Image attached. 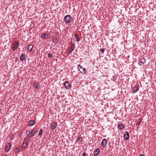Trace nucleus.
Here are the masks:
<instances>
[{
	"instance_id": "obj_10",
	"label": "nucleus",
	"mask_w": 156,
	"mask_h": 156,
	"mask_svg": "<svg viewBox=\"0 0 156 156\" xmlns=\"http://www.w3.org/2000/svg\"><path fill=\"white\" fill-rule=\"evenodd\" d=\"M107 144V141L106 139H104L102 140L101 142V145L103 147L106 146Z\"/></svg>"
},
{
	"instance_id": "obj_17",
	"label": "nucleus",
	"mask_w": 156,
	"mask_h": 156,
	"mask_svg": "<svg viewBox=\"0 0 156 156\" xmlns=\"http://www.w3.org/2000/svg\"><path fill=\"white\" fill-rule=\"evenodd\" d=\"M34 123L35 122L33 120H30L28 123V126H32L34 125Z\"/></svg>"
},
{
	"instance_id": "obj_30",
	"label": "nucleus",
	"mask_w": 156,
	"mask_h": 156,
	"mask_svg": "<svg viewBox=\"0 0 156 156\" xmlns=\"http://www.w3.org/2000/svg\"><path fill=\"white\" fill-rule=\"evenodd\" d=\"M4 156H7V154H4Z\"/></svg>"
},
{
	"instance_id": "obj_12",
	"label": "nucleus",
	"mask_w": 156,
	"mask_h": 156,
	"mask_svg": "<svg viewBox=\"0 0 156 156\" xmlns=\"http://www.w3.org/2000/svg\"><path fill=\"white\" fill-rule=\"evenodd\" d=\"M125 127V124L120 123L118 125V127L120 130L122 129Z\"/></svg>"
},
{
	"instance_id": "obj_18",
	"label": "nucleus",
	"mask_w": 156,
	"mask_h": 156,
	"mask_svg": "<svg viewBox=\"0 0 156 156\" xmlns=\"http://www.w3.org/2000/svg\"><path fill=\"white\" fill-rule=\"evenodd\" d=\"M33 48V45L31 44H30L28 46V47L27 48V49L30 52L32 50Z\"/></svg>"
},
{
	"instance_id": "obj_5",
	"label": "nucleus",
	"mask_w": 156,
	"mask_h": 156,
	"mask_svg": "<svg viewBox=\"0 0 156 156\" xmlns=\"http://www.w3.org/2000/svg\"><path fill=\"white\" fill-rule=\"evenodd\" d=\"M29 140V138H27V137H26L24 140V143L23 144L22 146L23 148H25L27 146V143L28 142Z\"/></svg>"
},
{
	"instance_id": "obj_1",
	"label": "nucleus",
	"mask_w": 156,
	"mask_h": 156,
	"mask_svg": "<svg viewBox=\"0 0 156 156\" xmlns=\"http://www.w3.org/2000/svg\"><path fill=\"white\" fill-rule=\"evenodd\" d=\"M36 132V129L34 128L32 130H27L26 134L29 138L34 136V134Z\"/></svg>"
},
{
	"instance_id": "obj_25",
	"label": "nucleus",
	"mask_w": 156,
	"mask_h": 156,
	"mask_svg": "<svg viewBox=\"0 0 156 156\" xmlns=\"http://www.w3.org/2000/svg\"><path fill=\"white\" fill-rule=\"evenodd\" d=\"M48 58H51L52 57V55L51 54L49 53L48 54Z\"/></svg>"
},
{
	"instance_id": "obj_24",
	"label": "nucleus",
	"mask_w": 156,
	"mask_h": 156,
	"mask_svg": "<svg viewBox=\"0 0 156 156\" xmlns=\"http://www.w3.org/2000/svg\"><path fill=\"white\" fill-rule=\"evenodd\" d=\"M43 133V131L42 129H41L39 131V132L38 134V135H41Z\"/></svg>"
},
{
	"instance_id": "obj_22",
	"label": "nucleus",
	"mask_w": 156,
	"mask_h": 156,
	"mask_svg": "<svg viewBox=\"0 0 156 156\" xmlns=\"http://www.w3.org/2000/svg\"><path fill=\"white\" fill-rule=\"evenodd\" d=\"M19 151H20V150H19V148H18L17 147H16V149L14 150V151L15 152V153H16L19 152Z\"/></svg>"
},
{
	"instance_id": "obj_28",
	"label": "nucleus",
	"mask_w": 156,
	"mask_h": 156,
	"mask_svg": "<svg viewBox=\"0 0 156 156\" xmlns=\"http://www.w3.org/2000/svg\"><path fill=\"white\" fill-rule=\"evenodd\" d=\"M82 156H86V154L85 153H83L82 154Z\"/></svg>"
},
{
	"instance_id": "obj_16",
	"label": "nucleus",
	"mask_w": 156,
	"mask_h": 156,
	"mask_svg": "<svg viewBox=\"0 0 156 156\" xmlns=\"http://www.w3.org/2000/svg\"><path fill=\"white\" fill-rule=\"evenodd\" d=\"M139 90L138 86H134L133 88V91L134 93H136Z\"/></svg>"
},
{
	"instance_id": "obj_13",
	"label": "nucleus",
	"mask_w": 156,
	"mask_h": 156,
	"mask_svg": "<svg viewBox=\"0 0 156 156\" xmlns=\"http://www.w3.org/2000/svg\"><path fill=\"white\" fill-rule=\"evenodd\" d=\"M100 152V149H97L94 150V156H97L99 154Z\"/></svg>"
},
{
	"instance_id": "obj_6",
	"label": "nucleus",
	"mask_w": 156,
	"mask_h": 156,
	"mask_svg": "<svg viewBox=\"0 0 156 156\" xmlns=\"http://www.w3.org/2000/svg\"><path fill=\"white\" fill-rule=\"evenodd\" d=\"M19 42H15L12 47V51L16 50L19 46Z\"/></svg>"
},
{
	"instance_id": "obj_23",
	"label": "nucleus",
	"mask_w": 156,
	"mask_h": 156,
	"mask_svg": "<svg viewBox=\"0 0 156 156\" xmlns=\"http://www.w3.org/2000/svg\"><path fill=\"white\" fill-rule=\"evenodd\" d=\"M41 37L43 39L46 38V34H42L41 35Z\"/></svg>"
},
{
	"instance_id": "obj_29",
	"label": "nucleus",
	"mask_w": 156,
	"mask_h": 156,
	"mask_svg": "<svg viewBox=\"0 0 156 156\" xmlns=\"http://www.w3.org/2000/svg\"><path fill=\"white\" fill-rule=\"evenodd\" d=\"M138 156H145L143 154H140V155H139Z\"/></svg>"
},
{
	"instance_id": "obj_15",
	"label": "nucleus",
	"mask_w": 156,
	"mask_h": 156,
	"mask_svg": "<svg viewBox=\"0 0 156 156\" xmlns=\"http://www.w3.org/2000/svg\"><path fill=\"white\" fill-rule=\"evenodd\" d=\"M20 58L21 61H23L25 59V54H22L20 56Z\"/></svg>"
},
{
	"instance_id": "obj_11",
	"label": "nucleus",
	"mask_w": 156,
	"mask_h": 156,
	"mask_svg": "<svg viewBox=\"0 0 156 156\" xmlns=\"http://www.w3.org/2000/svg\"><path fill=\"white\" fill-rule=\"evenodd\" d=\"M124 137L126 140H128L129 138V135L127 131H126L124 134Z\"/></svg>"
},
{
	"instance_id": "obj_20",
	"label": "nucleus",
	"mask_w": 156,
	"mask_h": 156,
	"mask_svg": "<svg viewBox=\"0 0 156 156\" xmlns=\"http://www.w3.org/2000/svg\"><path fill=\"white\" fill-rule=\"evenodd\" d=\"M34 86L37 89L39 88L40 86V85L37 82L34 83Z\"/></svg>"
},
{
	"instance_id": "obj_8",
	"label": "nucleus",
	"mask_w": 156,
	"mask_h": 156,
	"mask_svg": "<svg viewBox=\"0 0 156 156\" xmlns=\"http://www.w3.org/2000/svg\"><path fill=\"white\" fill-rule=\"evenodd\" d=\"M11 146L12 144L11 143H7L5 148V151L8 152L11 148Z\"/></svg>"
},
{
	"instance_id": "obj_27",
	"label": "nucleus",
	"mask_w": 156,
	"mask_h": 156,
	"mask_svg": "<svg viewBox=\"0 0 156 156\" xmlns=\"http://www.w3.org/2000/svg\"><path fill=\"white\" fill-rule=\"evenodd\" d=\"M80 139H81V137H77V140H76V141L78 142L80 140Z\"/></svg>"
},
{
	"instance_id": "obj_26",
	"label": "nucleus",
	"mask_w": 156,
	"mask_h": 156,
	"mask_svg": "<svg viewBox=\"0 0 156 156\" xmlns=\"http://www.w3.org/2000/svg\"><path fill=\"white\" fill-rule=\"evenodd\" d=\"M105 49H100V51L103 53L104 54V52L105 51Z\"/></svg>"
},
{
	"instance_id": "obj_3",
	"label": "nucleus",
	"mask_w": 156,
	"mask_h": 156,
	"mask_svg": "<svg viewBox=\"0 0 156 156\" xmlns=\"http://www.w3.org/2000/svg\"><path fill=\"white\" fill-rule=\"evenodd\" d=\"M63 86L67 90L70 89L71 87V84L68 81H65L63 83Z\"/></svg>"
},
{
	"instance_id": "obj_19",
	"label": "nucleus",
	"mask_w": 156,
	"mask_h": 156,
	"mask_svg": "<svg viewBox=\"0 0 156 156\" xmlns=\"http://www.w3.org/2000/svg\"><path fill=\"white\" fill-rule=\"evenodd\" d=\"M74 36L76 39V41L77 42L79 41H80V38H79L78 35L76 33H75L74 34Z\"/></svg>"
},
{
	"instance_id": "obj_2",
	"label": "nucleus",
	"mask_w": 156,
	"mask_h": 156,
	"mask_svg": "<svg viewBox=\"0 0 156 156\" xmlns=\"http://www.w3.org/2000/svg\"><path fill=\"white\" fill-rule=\"evenodd\" d=\"M78 69L79 71L82 74H85L87 72L85 68H83L82 66L80 65H78Z\"/></svg>"
},
{
	"instance_id": "obj_7",
	"label": "nucleus",
	"mask_w": 156,
	"mask_h": 156,
	"mask_svg": "<svg viewBox=\"0 0 156 156\" xmlns=\"http://www.w3.org/2000/svg\"><path fill=\"white\" fill-rule=\"evenodd\" d=\"M146 62V59L144 58L140 59L138 61V63L139 65L141 66L143 65Z\"/></svg>"
},
{
	"instance_id": "obj_4",
	"label": "nucleus",
	"mask_w": 156,
	"mask_h": 156,
	"mask_svg": "<svg viewBox=\"0 0 156 156\" xmlns=\"http://www.w3.org/2000/svg\"><path fill=\"white\" fill-rule=\"evenodd\" d=\"M71 16L70 15H68L65 16L64 20L65 22L69 23L71 21Z\"/></svg>"
},
{
	"instance_id": "obj_9",
	"label": "nucleus",
	"mask_w": 156,
	"mask_h": 156,
	"mask_svg": "<svg viewBox=\"0 0 156 156\" xmlns=\"http://www.w3.org/2000/svg\"><path fill=\"white\" fill-rule=\"evenodd\" d=\"M51 128L52 130H53L56 128L57 126V124L54 122L51 123Z\"/></svg>"
},
{
	"instance_id": "obj_14",
	"label": "nucleus",
	"mask_w": 156,
	"mask_h": 156,
	"mask_svg": "<svg viewBox=\"0 0 156 156\" xmlns=\"http://www.w3.org/2000/svg\"><path fill=\"white\" fill-rule=\"evenodd\" d=\"M74 46L75 45L74 44H72L70 47V48L69 50V54H70L71 52H72L74 50Z\"/></svg>"
},
{
	"instance_id": "obj_21",
	"label": "nucleus",
	"mask_w": 156,
	"mask_h": 156,
	"mask_svg": "<svg viewBox=\"0 0 156 156\" xmlns=\"http://www.w3.org/2000/svg\"><path fill=\"white\" fill-rule=\"evenodd\" d=\"M52 41L54 43H55V44H57L58 42V40L55 37H53L52 38Z\"/></svg>"
}]
</instances>
